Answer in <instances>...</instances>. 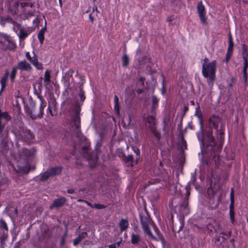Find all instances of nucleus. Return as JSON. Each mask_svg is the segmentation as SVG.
I'll use <instances>...</instances> for the list:
<instances>
[{
  "mask_svg": "<svg viewBox=\"0 0 248 248\" xmlns=\"http://www.w3.org/2000/svg\"><path fill=\"white\" fill-rule=\"evenodd\" d=\"M87 203L88 205H90V204L88 202H87Z\"/></svg>",
  "mask_w": 248,
  "mask_h": 248,
  "instance_id": "nucleus-63",
  "label": "nucleus"
},
{
  "mask_svg": "<svg viewBox=\"0 0 248 248\" xmlns=\"http://www.w3.org/2000/svg\"><path fill=\"white\" fill-rule=\"evenodd\" d=\"M114 110L117 116L120 115V108L119 104V98L117 95L114 96Z\"/></svg>",
  "mask_w": 248,
  "mask_h": 248,
  "instance_id": "nucleus-21",
  "label": "nucleus"
},
{
  "mask_svg": "<svg viewBox=\"0 0 248 248\" xmlns=\"http://www.w3.org/2000/svg\"><path fill=\"white\" fill-rule=\"evenodd\" d=\"M134 152L136 153V155H137V158H139L140 157V150L138 149H135L134 150Z\"/></svg>",
  "mask_w": 248,
  "mask_h": 248,
  "instance_id": "nucleus-42",
  "label": "nucleus"
},
{
  "mask_svg": "<svg viewBox=\"0 0 248 248\" xmlns=\"http://www.w3.org/2000/svg\"><path fill=\"white\" fill-rule=\"evenodd\" d=\"M140 48H138V49H137V54H136V56H138V53H139V52H140Z\"/></svg>",
  "mask_w": 248,
  "mask_h": 248,
  "instance_id": "nucleus-56",
  "label": "nucleus"
},
{
  "mask_svg": "<svg viewBox=\"0 0 248 248\" xmlns=\"http://www.w3.org/2000/svg\"><path fill=\"white\" fill-rule=\"evenodd\" d=\"M229 208H230V210H233L234 202H233V201L231 202V203H230Z\"/></svg>",
  "mask_w": 248,
  "mask_h": 248,
  "instance_id": "nucleus-43",
  "label": "nucleus"
},
{
  "mask_svg": "<svg viewBox=\"0 0 248 248\" xmlns=\"http://www.w3.org/2000/svg\"><path fill=\"white\" fill-rule=\"evenodd\" d=\"M127 160H128L129 161L132 162V161L133 160V157H132V156L131 155H129L127 157Z\"/></svg>",
  "mask_w": 248,
  "mask_h": 248,
  "instance_id": "nucleus-53",
  "label": "nucleus"
},
{
  "mask_svg": "<svg viewBox=\"0 0 248 248\" xmlns=\"http://www.w3.org/2000/svg\"><path fill=\"white\" fill-rule=\"evenodd\" d=\"M230 199L231 202H234V193H233V188H232L231 191L230 193Z\"/></svg>",
  "mask_w": 248,
  "mask_h": 248,
  "instance_id": "nucleus-38",
  "label": "nucleus"
},
{
  "mask_svg": "<svg viewBox=\"0 0 248 248\" xmlns=\"http://www.w3.org/2000/svg\"><path fill=\"white\" fill-rule=\"evenodd\" d=\"M207 145L211 147L212 150H214L216 147V142L215 139L212 135V133L209 132L207 134Z\"/></svg>",
  "mask_w": 248,
  "mask_h": 248,
  "instance_id": "nucleus-13",
  "label": "nucleus"
},
{
  "mask_svg": "<svg viewBox=\"0 0 248 248\" xmlns=\"http://www.w3.org/2000/svg\"><path fill=\"white\" fill-rule=\"evenodd\" d=\"M73 72H74V71H73V70H72V69H70V70H69V73H73Z\"/></svg>",
  "mask_w": 248,
  "mask_h": 248,
  "instance_id": "nucleus-60",
  "label": "nucleus"
},
{
  "mask_svg": "<svg viewBox=\"0 0 248 248\" xmlns=\"http://www.w3.org/2000/svg\"><path fill=\"white\" fill-rule=\"evenodd\" d=\"M9 76V71L8 70H6L5 71L4 76L1 78L0 80L1 85V91L3 90L6 88Z\"/></svg>",
  "mask_w": 248,
  "mask_h": 248,
  "instance_id": "nucleus-10",
  "label": "nucleus"
},
{
  "mask_svg": "<svg viewBox=\"0 0 248 248\" xmlns=\"http://www.w3.org/2000/svg\"><path fill=\"white\" fill-rule=\"evenodd\" d=\"M29 61L37 69H43V65L42 63L38 62V60L34 54V56L31 58V59L29 60Z\"/></svg>",
  "mask_w": 248,
  "mask_h": 248,
  "instance_id": "nucleus-12",
  "label": "nucleus"
},
{
  "mask_svg": "<svg viewBox=\"0 0 248 248\" xmlns=\"http://www.w3.org/2000/svg\"><path fill=\"white\" fill-rule=\"evenodd\" d=\"M62 171L61 167H54L46 170L44 173L41 174L39 177H37V179H39L41 181H44L47 180L49 177L54 176L60 173Z\"/></svg>",
  "mask_w": 248,
  "mask_h": 248,
  "instance_id": "nucleus-4",
  "label": "nucleus"
},
{
  "mask_svg": "<svg viewBox=\"0 0 248 248\" xmlns=\"http://www.w3.org/2000/svg\"><path fill=\"white\" fill-rule=\"evenodd\" d=\"M78 237H79L80 239L82 241V240L86 237H87V232H83L81 234H80L78 236Z\"/></svg>",
  "mask_w": 248,
  "mask_h": 248,
  "instance_id": "nucleus-34",
  "label": "nucleus"
},
{
  "mask_svg": "<svg viewBox=\"0 0 248 248\" xmlns=\"http://www.w3.org/2000/svg\"><path fill=\"white\" fill-rule=\"evenodd\" d=\"M80 241H81V239H80L79 237L78 236L74 240L73 245L74 246H77Z\"/></svg>",
  "mask_w": 248,
  "mask_h": 248,
  "instance_id": "nucleus-36",
  "label": "nucleus"
},
{
  "mask_svg": "<svg viewBox=\"0 0 248 248\" xmlns=\"http://www.w3.org/2000/svg\"><path fill=\"white\" fill-rule=\"evenodd\" d=\"M137 92V93H138L140 94V93H141L142 92V90H141V89H138Z\"/></svg>",
  "mask_w": 248,
  "mask_h": 248,
  "instance_id": "nucleus-55",
  "label": "nucleus"
},
{
  "mask_svg": "<svg viewBox=\"0 0 248 248\" xmlns=\"http://www.w3.org/2000/svg\"><path fill=\"white\" fill-rule=\"evenodd\" d=\"M66 236H67V232H66L61 240V244L62 246H63L64 245Z\"/></svg>",
  "mask_w": 248,
  "mask_h": 248,
  "instance_id": "nucleus-40",
  "label": "nucleus"
},
{
  "mask_svg": "<svg viewBox=\"0 0 248 248\" xmlns=\"http://www.w3.org/2000/svg\"><path fill=\"white\" fill-rule=\"evenodd\" d=\"M93 207L98 209H101L104 208L105 207V206L101 204H95L93 205Z\"/></svg>",
  "mask_w": 248,
  "mask_h": 248,
  "instance_id": "nucleus-35",
  "label": "nucleus"
},
{
  "mask_svg": "<svg viewBox=\"0 0 248 248\" xmlns=\"http://www.w3.org/2000/svg\"><path fill=\"white\" fill-rule=\"evenodd\" d=\"M120 243L121 242H118L117 243H116V247H118L119 246H120Z\"/></svg>",
  "mask_w": 248,
  "mask_h": 248,
  "instance_id": "nucleus-58",
  "label": "nucleus"
},
{
  "mask_svg": "<svg viewBox=\"0 0 248 248\" xmlns=\"http://www.w3.org/2000/svg\"><path fill=\"white\" fill-rule=\"evenodd\" d=\"M1 227L3 228V229H4L6 230H8V227L7 226V224H6V222L4 220H2L1 221Z\"/></svg>",
  "mask_w": 248,
  "mask_h": 248,
  "instance_id": "nucleus-39",
  "label": "nucleus"
},
{
  "mask_svg": "<svg viewBox=\"0 0 248 248\" xmlns=\"http://www.w3.org/2000/svg\"><path fill=\"white\" fill-rule=\"evenodd\" d=\"M197 11L199 14V17L202 22L204 24H206V12L204 5L202 4V2L201 1L198 3L197 5Z\"/></svg>",
  "mask_w": 248,
  "mask_h": 248,
  "instance_id": "nucleus-7",
  "label": "nucleus"
},
{
  "mask_svg": "<svg viewBox=\"0 0 248 248\" xmlns=\"http://www.w3.org/2000/svg\"><path fill=\"white\" fill-rule=\"evenodd\" d=\"M153 109H155L158 105V99L155 95H153L152 97Z\"/></svg>",
  "mask_w": 248,
  "mask_h": 248,
  "instance_id": "nucleus-26",
  "label": "nucleus"
},
{
  "mask_svg": "<svg viewBox=\"0 0 248 248\" xmlns=\"http://www.w3.org/2000/svg\"><path fill=\"white\" fill-rule=\"evenodd\" d=\"M89 145H87L86 146H84L82 147V150L85 151H88V150H89Z\"/></svg>",
  "mask_w": 248,
  "mask_h": 248,
  "instance_id": "nucleus-50",
  "label": "nucleus"
},
{
  "mask_svg": "<svg viewBox=\"0 0 248 248\" xmlns=\"http://www.w3.org/2000/svg\"><path fill=\"white\" fill-rule=\"evenodd\" d=\"M51 71L50 70H46L45 71L44 75V82L45 83L46 85L49 84L51 82Z\"/></svg>",
  "mask_w": 248,
  "mask_h": 248,
  "instance_id": "nucleus-18",
  "label": "nucleus"
},
{
  "mask_svg": "<svg viewBox=\"0 0 248 248\" xmlns=\"http://www.w3.org/2000/svg\"><path fill=\"white\" fill-rule=\"evenodd\" d=\"M119 225L121 232H123L127 230L129 223L127 219L123 218L120 221Z\"/></svg>",
  "mask_w": 248,
  "mask_h": 248,
  "instance_id": "nucleus-14",
  "label": "nucleus"
},
{
  "mask_svg": "<svg viewBox=\"0 0 248 248\" xmlns=\"http://www.w3.org/2000/svg\"><path fill=\"white\" fill-rule=\"evenodd\" d=\"M207 59H204V62L202 66V74L207 78V82L210 88H212L216 78V71L217 70V62L213 61L206 63Z\"/></svg>",
  "mask_w": 248,
  "mask_h": 248,
  "instance_id": "nucleus-2",
  "label": "nucleus"
},
{
  "mask_svg": "<svg viewBox=\"0 0 248 248\" xmlns=\"http://www.w3.org/2000/svg\"><path fill=\"white\" fill-rule=\"evenodd\" d=\"M26 57L29 61L30 59H31L32 57L31 56L30 52H27L26 53Z\"/></svg>",
  "mask_w": 248,
  "mask_h": 248,
  "instance_id": "nucleus-45",
  "label": "nucleus"
},
{
  "mask_svg": "<svg viewBox=\"0 0 248 248\" xmlns=\"http://www.w3.org/2000/svg\"><path fill=\"white\" fill-rule=\"evenodd\" d=\"M189 186L187 185L186 186V197L187 198V199H188V197L190 195V191L189 190Z\"/></svg>",
  "mask_w": 248,
  "mask_h": 248,
  "instance_id": "nucleus-37",
  "label": "nucleus"
},
{
  "mask_svg": "<svg viewBox=\"0 0 248 248\" xmlns=\"http://www.w3.org/2000/svg\"><path fill=\"white\" fill-rule=\"evenodd\" d=\"M1 118L4 119L6 121H9L11 119V117L7 112H4L0 113V120H1Z\"/></svg>",
  "mask_w": 248,
  "mask_h": 248,
  "instance_id": "nucleus-23",
  "label": "nucleus"
},
{
  "mask_svg": "<svg viewBox=\"0 0 248 248\" xmlns=\"http://www.w3.org/2000/svg\"><path fill=\"white\" fill-rule=\"evenodd\" d=\"M39 99L41 102L40 104L39 113L37 115H35L34 114H32V113L31 112V113L30 114V117L33 120L36 119L37 118H41L43 117L44 114V110L46 105V102L44 99L43 96L40 97Z\"/></svg>",
  "mask_w": 248,
  "mask_h": 248,
  "instance_id": "nucleus-5",
  "label": "nucleus"
},
{
  "mask_svg": "<svg viewBox=\"0 0 248 248\" xmlns=\"http://www.w3.org/2000/svg\"><path fill=\"white\" fill-rule=\"evenodd\" d=\"M245 53H247V48L246 47V46L245 45H244L243 46V55H245V56H247V54H245Z\"/></svg>",
  "mask_w": 248,
  "mask_h": 248,
  "instance_id": "nucleus-44",
  "label": "nucleus"
},
{
  "mask_svg": "<svg viewBox=\"0 0 248 248\" xmlns=\"http://www.w3.org/2000/svg\"><path fill=\"white\" fill-rule=\"evenodd\" d=\"M145 80V78H144L143 77H140V81L142 85H144Z\"/></svg>",
  "mask_w": 248,
  "mask_h": 248,
  "instance_id": "nucleus-46",
  "label": "nucleus"
},
{
  "mask_svg": "<svg viewBox=\"0 0 248 248\" xmlns=\"http://www.w3.org/2000/svg\"><path fill=\"white\" fill-rule=\"evenodd\" d=\"M25 134L24 135V139L31 140L33 138V135L30 130H26L25 131Z\"/></svg>",
  "mask_w": 248,
  "mask_h": 248,
  "instance_id": "nucleus-27",
  "label": "nucleus"
},
{
  "mask_svg": "<svg viewBox=\"0 0 248 248\" xmlns=\"http://www.w3.org/2000/svg\"><path fill=\"white\" fill-rule=\"evenodd\" d=\"M59 2L60 6L62 7V0H59Z\"/></svg>",
  "mask_w": 248,
  "mask_h": 248,
  "instance_id": "nucleus-57",
  "label": "nucleus"
},
{
  "mask_svg": "<svg viewBox=\"0 0 248 248\" xmlns=\"http://www.w3.org/2000/svg\"><path fill=\"white\" fill-rule=\"evenodd\" d=\"M243 58L244 61V65L243 69V77L245 81H247V71L248 68V61L247 60V56L243 55Z\"/></svg>",
  "mask_w": 248,
  "mask_h": 248,
  "instance_id": "nucleus-16",
  "label": "nucleus"
},
{
  "mask_svg": "<svg viewBox=\"0 0 248 248\" xmlns=\"http://www.w3.org/2000/svg\"><path fill=\"white\" fill-rule=\"evenodd\" d=\"M17 69L16 66H13L11 73H9V77L11 83H13L15 81L17 75Z\"/></svg>",
  "mask_w": 248,
  "mask_h": 248,
  "instance_id": "nucleus-15",
  "label": "nucleus"
},
{
  "mask_svg": "<svg viewBox=\"0 0 248 248\" xmlns=\"http://www.w3.org/2000/svg\"><path fill=\"white\" fill-rule=\"evenodd\" d=\"M164 78H163V80H162V93H164Z\"/></svg>",
  "mask_w": 248,
  "mask_h": 248,
  "instance_id": "nucleus-52",
  "label": "nucleus"
},
{
  "mask_svg": "<svg viewBox=\"0 0 248 248\" xmlns=\"http://www.w3.org/2000/svg\"><path fill=\"white\" fill-rule=\"evenodd\" d=\"M183 143L185 144V145H186V141H184Z\"/></svg>",
  "mask_w": 248,
  "mask_h": 248,
  "instance_id": "nucleus-61",
  "label": "nucleus"
},
{
  "mask_svg": "<svg viewBox=\"0 0 248 248\" xmlns=\"http://www.w3.org/2000/svg\"><path fill=\"white\" fill-rule=\"evenodd\" d=\"M46 31V28L45 26L41 29L38 33V38L41 44H42L44 42L45 39L44 34Z\"/></svg>",
  "mask_w": 248,
  "mask_h": 248,
  "instance_id": "nucleus-19",
  "label": "nucleus"
},
{
  "mask_svg": "<svg viewBox=\"0 0 248 248\" xmlns=\"http://www.w3.org/2000/svg\"><path fill=\"white\" fill-rule=\"evenodd\" d=\"M108 248H117L116 244V243L112 244L108 246Z\"/></svg>",
  "mask_w": 248,
  "mask_h": 248,
  "instance_id": "nucleus-48",
  "label": "nucleus"
},
{
  "mask_svg": "<svg viewBox=\"0 0 248 248\" xmlns=\"http://www.w3.org/2000/svg\"><path fill=\"white\" fill-rule=\"evenodd\" d=\"M229 213L231 222L233 224L235 221L234 212L233 210H230Z\"/></svg>",
  "mask_w": 248,
  "mask_h": 248,
  "instance_id": "nucleus-32",
  "label": "nucleus"
},
{
  "mask_svg": "<svg viewBox=\"0 0 248 248\" xmlns=\"http://www.w3.org/2000/svg\"><path fill=\"white\" fill-rule=\"evenodd\" d=\"M67 193H69V194H72L74 192V189H68L67 190Z\"/></svg>",
  "mask_w": 248,
  "mask_h": 248,
  "instance_id": "nucleus-54",
  "label": "nucleus"
},
{
  "mask_svg": "<svg viewBox=\"0 0 248 248\" xmlns=\"http://www.w3.org/2000/svg\"><path fill=\"white\" fill-rule=\"evenodd\" d=\"M233 44H229L228 49H227V53L230 54L233 49Z\"/></svg>",
  "mask_w": 248,
  "mask_h": 248,
  "instance_id": "nucleus-33",
  "label": "nucleus"
},
{
  "mask_svg": "<svg viewBox=\"0 0 248 248\" xmlns=\"http://www.w3.org/2000/svg\"><path fill=\"white\" fill-rule=\"evenodd\" d=\"M229 44H233L231 34L229 35Z\"/></svg>",
  "mask_w": 248,
  "mask_h": 248,
  "instance_id": "nucleus-49",
  "label": "nucleus"
},
{
  "mask_svg": "<svg viewBox=\"0 0 248 248\" xmlns=\"http://www.w3.org/2000/svg\"><path fill=\"white\" fill-rule=\"evenodd\" d=\"M210 127H214L216 129V135L217 140V151L221 150L222 145L224 141V125L221 123L219 117L212 115L209 120Z\"/></svg>",
  "mask_w": 248,
  "mask_h": 248,
  "instance_id": "nucleus-1",
  "label": "nucleus"
},
{
  "mask_svg": "<svg viewBox=\"0 0 248 248\" xmlns=\"http://www.w3.org/2000/svg\"><path fill=\"white\" fill-rule=\"evenodd\" d=\"M80 109L77 108L76 112V114L74 117L72 118V121L75 125L76 129L77 130V136H79L81 134V130L80 129V118L79 116Z\"/></svg>",
  "mask_w": 248,
  "mask_h": 248,
  "instance_id": "nucleus-6",
  "label": "nucleus"
},
{
  "mask_svg": "<svg viewBox=\"0 0 248 248\" xmlns=\"http://www.w3.org/2000/svg\"><path fill=\"white\" fill-rule=\"evenodd\" d=\"M4 127V125L1 124V121L0 120V134L2 133Z\"/></svg>",
  "mask_w": 248,
  "mask_h": 248,
  "instance_id": "nucleus-41",
  "label": "nucleus"
},
{
  "mask_svg": "<svg viewBox=\"0 0 248 248\" xmlns=\"http://www.w3.org/2000/svg\"><path fill=\"white\" fill-rule=\"evenodd\" d=\"M139 235L133 234L131 236V242L132 244H137L140 241Z\"/></svg>",
  "mask_w": 248,
  "mask_h": 248,
  "instance_id": "nucleus-24",
  "label": "nucleus"
},
{
  "mask_svg": "<svg viewBox=\"0 0 248 248\" xmlns=\"http://www.w3.org/2000/svg\"><path fill=\"white\" fill-rule=\"evenodd\" d=\"M30 32H28L25 29L21 28L20 29L19 32L17 33V35L19 37V38L22 40L24 39L28 36Z\"/></svg>",
  "mask_w": 248,
  "mask_h": 248,
  "instance_id": "nucleus-20",
  "label": "nucleus"
},
{
  "mask_svg": "<svg viewBox=\"0 0 248 248\" xmlns=\"http://www.w3.org/2000/svg\"><path fill=\"white\" fill-rule=\"evenodd\" d=\"M78 202H81V201H81V200H78Z\"/></svg>",
  "mask_w": 248,
  "mask_h": 248,
  "instance_id": "nucleus-64",
  "label": "nucleus"
},
{
  "mask_svg": "<svg viewBox=\"0 0 248 248\" xmlns=\"http://www.w3.org/2000/svg\"><path fill=\"white\" fill-rule=\"evenodd\" d=\"M90 19H91L92 21H93V18L92 17V16H91V14L90 15Z\"/></svg>",
  "mask_w": 248,
  "mask_h": 248,
  "instance_id": "nucleus-59",
  "label": "nucleus"
},
{
  "mask_svg": "<svg viewBox=\"0 0 248 248\" xmlns=\"http://www.w3.org/2000/svg\"><path fill=\"white\" fill-rule=\"evenodd\" d=\"M48 112H49V113H50V115H51V116H52V115H53L52 110H51V109L50 107V106H48V108H47V113H48Z\"/></svg>",
  "mask_w": 248,
  "mask_h": 248,
  "instance_id": "nucleus-47",
  "label": "nucleus"
},
{
  "mask_svg": "<svg viewBox=\"0 0 248 248\" xmlns=\"http://www.w3.org/2000/svg\"><path fill=\"white\" fill-rule=\"evenodd\" d=\"M187 204H188L187 201H186L184 203L182 204V205H181L180 212L182 214H184L185 213V212H183L182 211L183 209L184 208L186 210Z\"/></svg>",
  "mask_w": 248,
  "mask_h": 248,
  "instance_id": "nucleus-31",
  "label": "nucleus"
},
{
  "mask_svg": "<svg viewBox=\"0 0 248 248\" xmlns=\"http://www.w3.org/2000/svg\"><path fill=\"white\" fill-rule=\"evenodd\" d=\"M140 221L141 222L142 228L144 232L149 236L153 240H157L153 235L149 228V224L151 220L149 216L147 215H140Z\"/></svg>",
  "mask_w": 248,
  "mask_h": 248,
  "instance_id": "nucleus-3",
  "label": "nucleus"
},
{
  "mask_svg": "<svg viewBox=\"0 0 248 248\" xmlns=\"http://www.w3.org/2000/svg\"><path fill=\"white\" fill-rule=\"evenodd\" d=\"M122 63H123V66L124 67H126L128 63H129V58L127 54H124L122 59Z\"/></svg>",
  "mask_w": 248,
  "mask_h": 248,
  "instance_id": "nucleus-25",
  "label": "nucleus"
},
{
  "mask_svg": "<svg viewBox=\"0 0 248 248\" xmlns=\"http://www.w3.org/2000/svg\"><path fill=\"white\" fill-rule=\"evenodd\" d=\"M78 96L80 99V102L82 103L85 99V95L84 91L83 90L82 86H80L79 88V92L78 93Z\"/></svg>",
  "mask_w": 248,
  "mask_h": 248,
  "instance_id": "nucleus-22",
  "label": "nucleus"
},
{
  "mask_svg": "<svg viewBox=\"0 0 248 248\" xmlns=\"http://www.w3.org/2000/svg\"><path fill=\"white\" fill-rule=\"evenodd\" d=\"M123 122L124 123V125H125L126 124L129 125L131 123V117L130 115H128L127 117H124Z\"/></svg>",
  "mask_w": 248,
  "mask_h": 248,
  "instance_id": "nucleus-29",
  "label": "nucleus"
},
{
  "mask_svg": "<svg viewBox=\"0 0 248 248\" xmlns=\"http://www.w3.org/2000/svg\"><path fill=\"white\" fill-rule=\"evenodd\" d=\"M8 46L7 47L9 50H13L16 48V45L14 44V42L12 41H8Z\"/></svg>",
  "mask_w": 248,
  "mask_h": 248,
  "instance_id": "nucleus-30",
  "label": "nucleus"
},
{
  "mask_svg": "<svg viewBox=\"0 0 248 248\" xmlns=\"http://www.w3.org/2000/svg\"><path fill=\"white\" fill-rule=\"evenodd\" d=\"M191 104H194V102L193 101H191Z\"/></svg>",
  "mask_w": 248,
  "mask_h": 248,
  "instance_id": "nucleus-62",
  "label": "nucleus"
},
{
  "mask_svg": "<svg viewBox=\"0 0 248 248\" xmlns=\"http://www.w3.org/2000/svg\"><path fill=\"white\" fill-rule=\"evenodd\" d=\"M230 59V54L227 53L226 57V62H228Z\"/></svg>",
  "mask_w": 248,
  "mask_h": 248,
  "instance_id": "nucleus-51",
  "label": "nucleus"
},
{
  "mask_svg": "<svg viewBox=\"0 0 248 248\" xmlns=\"http://www.w3.org/2000/svg\"><path fill=\"white\" fill-rule=\"evenodd\" d=\"M16 67H17V69H19L21 71H28L32 69L31 64L26 60H23L18 62Z\"/></svg>",
  "mask_w": 248,
  "mask_h": 248,
  "instance_id": "nucleus-8",
  "label": "nucleus"
},
{
  "mask_svg": "<svg viewBox=\"0 0 248 248\" xmlns=\"http://www.w3.org/2000/svg\"><path fill=\"white\" fill-rule=\"evenodd\" d=\"M20 25L19 24H18L15 22L13 23V29L17 34L18 33V30H20Z\"/></svg>",
  "mask_w": 248,
  "mask_h": 248,
  "instance_id": "nucleus-28",
  "label": "nucleus"
},
{
  "mask_svg": "<svg viewBox=\"0 0 248 248\" xmlns=\"http://www.w3.org/2000/svg\"><path fill=\"white\" fill-rule=\"evenodd\" d=\"M66 202V199L64 197L57 199L54 200L53 204L50 206L51 209L54 207L59 208L62 206Z\"/></svg>",
  "mask_w": 248,
  "mask_h": 248,
  "instance_id": "nucleus-11",
  "label": "nucleus"
},
{
  "mask_svg": "<svg viewBox=\"0 0 248 248\" xmlns=\"http://www.w3.org/2000/svg\"><path fill=\"white\" fill-rule=\"evenodd\" d=\"M199 119V123L200 124V130L197 133V137L200 142L201 146L204 145V136L202 132V118L201 115H197V113L195 114Z\"/></svg>",
  "mask_w": 248,
  "mask_h": 248,
  "instance_id": "nucleus-9",
  "label": "nucleus"
},
{
  "mask_svg": "<svg viewBox=\"0 0 248 248\" xmlns=\"http://www.w3.org/2000/svg\"><path fill=\"white\" fill-rule=\"evenodd\" d=\"M146 122L149 124L150 128L153 131L155 127V120L154 116H150L147 117Z\"/></svg>",
  "mask_w": 248,
  "mask_h": 248,
  "instance_id": "nucleus-17",
  "label": "nucleus"
}]
</instances>
